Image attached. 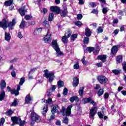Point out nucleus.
<instances>
[{
  "label": "nucleus",
  "instance_id": "nucleus-1",
  "mask_svg": "<svg viewBox=\"0 0 126 126\" xmlns=\"http://www.w3.org/2000/svg\"><path fill=\"white\" fill-rule=\"evenodd\" d=\"M15 23H16L15 19H13L12 22L9 23L5 19H3L2 22H0V27L3 28L4 30H6L7 27H9V29H12V26L15 25Z\"/></svg>",
  "mask_w": 126,
  "mask_h": 126
},
{
  "label": "nucleus",
  "instance_id": "nucleus-2",
  "mask_svg": "<svg viewBox=\"0 0 126 126\" xmlns=\"http://www.w3.org/2000/svg\"><path fill=\"white\" fill-rule=\"evenodd\" d=\"M51 46L56 51L57 57H61V56H63V52H61V49H60V47H59L58 39L53 40Z\"/></svg>",
  "mask_w": 126,
  "mask_h": 126
},
{
  "label": "nucleus",
  "instance_id": "nucleus-3",
  "mask_svg": "<svg viewBox=\"0 0 126 126\" xmlns=\"http://www.w3.org/2000/svg\"><path fill=\"white\" fill-rule=\"evenodd\" d=\"M44 76L48 79L49 82L52 83L53 82L54 79L55 78V73L53 71H49V70L46 69L44 70Z\"/></svg>",
  "mask_w": 126,
  "mask_h": 126
},
{
  "label": "nucleus",
  "instance_id": "nucleus-4",
  "mask_svg": "<svg viewBox=\"0 0 126 126\" xmlns=\"http://www.w3.org/2000/svg\"><path fill=\"white\" fill-rule=\"evenodd\" d=\"M72 104L69 105L66 109H65L64 107H62V110L61 112L62 113L63 116H66V117L70 116V115H71V108H72Z\"/></svg>",
  "mask_w": 126,
  "mask_h": 126
},
{
  "label": "nucleus",
  "instance_id": "nucleus-5",
  "mask_svg": "<svg viewBox=\"0 0 126 126\" xmlns=\"http://www.w3.org/2000/svg\"><path fill=\"white\" fill-rule=\"evenodd\" d=\"M11 120L13 123V125H20V126H24V121H21L20 118L17 117H12Z\"/></svg>",
  "mask_w": 126,
  "mask_h": 126
},
{
  "label": "nucleus",
  "instance_id": "nucleus-6",
  "mask_svg": "<svg viewBox=\"0 0 126 126\" xmlns=\"http://www.w3.org/2000/svg\"><path fill=\"white\" fill-rule=\"evenodd\" d=\"M7 89L8 92L11 91V93L12 94H15V96H17V95H19V90H20V86H17V90L13 89L11 90V88L8 86L7 87Z\"/></svg>",
  "mask_w": 126,
  "mask_h": 126
},
{
  "label": "nucleus",
  "instance_id": "nucleus-7",
  "mask_svg": "<svg viewBox=\"0 0 126 126\" xmlns=\"http://www.w3.org/2000/svg\"><path fill=\"white\" fill-rule=\"evenodd\" d=\"M31 119L33 122H36V123H40L41 122V118L35 113H32Z\"/></svg>",
  "mask_w": 126,
  "mask_h": 126
},
{
  "label": "nucleus",
  "instance_id": "nucleus-8",
  "mask_svg": "<svg viewBox=\"0 0 126 126\" xmlns=\"http://www.w3.org/2000/svg\"><path fill=\"white\" fill-rule=\"evenodd\" d=\"M52 34L50 33V32L48 31L47 32V34L45 37H44L43 40L45 43L46 44H50L51 41H52Z\"/></svg>",
  "mask_w": 126,
  "mask_h": 126
},
{
  "label": "nucleus",
  "instance_id": "nucleus-9",
  "mask_svg": "<svg viewBox=\"0 0 126 126\" xmlns=\"http://www.w3.org/2000/svg\"><path fill=\"white\" fill-rule=\"evenodd\" d=\"M97 79L101 84H105V83H107V82L108 81V78L104 76H99L98 77Z\"/></svg>",
  "mask_w": 126,
  "mask_h": 126
},
{
  "label": "nucleus",
  "instance_id": "nucleus-10",
  "mask_svg": "<svg viewBox=\"0 0 126 126\" xmlns=\"http://www.w3.org/2000/svg\"><path fill=\"white\" fill-rule=\"evenodd\" d=\"M50 10L53 12H55L57 14H60L61 13V8L57 6H51Z\"/></svg>",
  "mask_w": 126,
  "mask_h": 126
},
{
  "label": "nucleus",
  "instance_id": "nucleus-11",
  "mask_svg": "<svg viewBox=\"0 0 126 126\" xmlns=\"http://www.w3.org/2000/svg\"><path fill=\"white\" fill-rule=\"evenodd\" d=\"M96 107H94L90 109V118H93V120H94V117L96 114Z\"/></svg>",
  "mask_w": 126,
  "mask_h": 126
},
{
  "label": "nucleus",
  "instance_id": "nucleus-12",
  "mask_svg": "<svg viewBox=\"0 0 126 126\" xmlns=\"http://www.w3.org/2000/svg\"><path fill=\"white\" fill-rule=\"evenodd\" d=\"M58 109H60V107L58 105H53L51 109V112L52 114H55V113L60 114V111L58 110Z\"/></svg>",
  "mask_w": 126,
  "mask_h": 126
},
{
  "label": "nucleus",
  "instance_id": "nucleus-13",
  "mask_svg": "<svg viewBox=\"0 0 126 126\" xmlns=\"http://www.w3.org/2000/svg\"><path fill=\"white\" fill-rule=\"evenodd\" d=\"M73 82H72V84H73V86L74 87H76L78 84H79V80L78 79V78H77V77H75L73 79Z\"/></svg>",
  "mask_w": 126,
  "mask_h": 126
},
{
  "label": "nucleus",
  "instance_id": "nucleus-14",
  "mask_svg": "<svg viewBox=\"0 0 126 126\" xmlns=\"http://www.w3.org/2000/svg\"><path fill=\"white\" fill-rule=\"evenodd\" d=\"M5 87H6V83L5 82V80H1L0 83V88L1 90H3Z\"/></svg>",
  "mask_w": 126,
  "mask_h": 126
},
{
  "label": "nucleus",
  "instance_id": "nucleus-15",
  "mask_svg": "<svg viewBox=\"0 0 126 126\" xmlns=\"http://www.w3.org/2000/svg\"><path fill=\"white\" fill-rule=\"evenodd\" d=\"M106 59H107L106 55H99L97 57V60H100L102 63H105V62H106Z\"/></svg>",
  "mask_w": 126,
  "mask_h": 126
},
{
  "label": "nucleus",
  "instance_id": "nucleus-16",
  "mask_svg": "<svg viewBox=\"0 0 126 126\" xmlns=\"http://www.w3.org/2000/svg\"><path fill=\"white\" fill-rule=\"evenodd\" d=\"M32 101V97L30 96V94L27 95L25 98V103L29 104Z\"/></svg>",
  "mask_w": 126,
  "mask_h": 126
},
{
  "label": "nucleus",
  "instance_id": "nucleus-17",
  "mask_svg": "<svg viewBox=\"0 0 126 126\" xmlns=\"http://www.w3.org/2000/svg\"><path fill=\"white\" fill-rule=\"evenodd\" d=\"M27 12V10L25 9L24 7L20 8L19 9V12L21 16H24L25 13Z\"/></svg>",
  "mask_w": 126,
  "mask_h": 126
},
{
  "label": "nucleus",
  "instance_id": "nucleus-18",
  "mask_svg": "<svg viewBox=\"0 0 126 126\" xmlns=\"http://www.w3.org/2000/svg\"><path fill=\"white\" fill-rule=\"evenodd\" d=\"M11 39V35H10V33L9 32H5V40L7 42H9L10 39Z\"/></svg>",
  "mask_w": 126,
  "mask_h": 126
},
{
  "label": "nucleus",
  "instance_id": "nucleus-19",
  "mask_svg": "<svg viewBox=\"0 0 126 126\" xmlns=\"http://www.w3.org/2000/svg\"><path fill=\"white\" fill-rule=\"evenodd\" d=\"M5 97V92L4 91L1 90L0 92V101H2Z\"/></svg>",
  "mask_w": 126,
  "mask_h": 126
},
{
  "label": "nucleus",
  "instance_id": "nucleus-20",
  "mask_svg": "<svg viewBox=\"0 0 126 126\" xmlns=\"http://www.w3.org/2000/svg\"><path fill=\"white\" fill-rule=\"evenodd\" d=\"M85 34L87 37H90L91 36V34H92V32L90 31V29L88 28H86L85 29Z\"/></svg>",
  "mask_w": 126,
  "mask_h": 126
},
{
  "label": "nucleus",
  "instance_id": "nucleus-21",
  "mask_svg": "<svg viewBox=\"0 0 126 126\" xmlns=\"http://www.w3.org/2000/svg\"><path fill=\"white\" fill-rule=\"evenodd\" d=\"M117 52H118V47L117 46H113L111 51V55H115V54H117Z\"/></svg>",
  "mask_w": 126,
  "mask_h": 126
},
{
  "label": "nucleus",
  "instance_id": "nucleus-22",
  "mask_svg": "<svg viewBox=\"0 0 126 126\" xmlns=\"http://www.w3.org/2000/svg\"><path fill=\"white\" fill-rule=\"evenodd\" d=\"M74 101H75V102H78V101H79V98H78V97L77 96H73L70 98V101L71 103H73Z\"/></svg>",
  "mask_w": 126,
  "mask_h": 126
},
{
  "label": "nucleus",
  "instance_id": "nucleus-23",
  "mask_svg": "<svg viewBox=\"0 0 126 126\" xmlns=\"http://www.w3.org/2000/svg\"><path fill=\"white\" fill-rule=\"evenodd\" d=\"M94 55L97 56V55L99 54V52H100V47L99 46L97 45L95 48H94Z\"/></svg>",
  "mask_w": 126,
  "mask_h": 126
},
{
  "label": "nucleus",
  "instance_id": "nucleus-24",
  "mask_svg": "<svg viewBox=\"0 0 126 126\" xmlns=\"http://www.w3.org/2000/svg\"><path fill=\"white\" fill-rule=\"evenodd\" d=\"M67 14V9L66 8H64L63 10H62L61 12V15L62 17H64L65 15Z\"/></svg>",
  "mask_w": 126,
  "mask_h": 126
},
{
  "label": "nucleus",
  "instance_id": "nucleus-25",
  "mask_svg": "<svg viewBox=\"0 0 126 126\" xmlns=\"http://www.w3.org/2000/svg\"><path fill=\"white\" fill-rule=\"evenodd\" d=\"M12 3H13V0H8L5 1L4 5L5 6H10Z\"/></svg>",
  "mask_w": 126,
  "mask_h": 126
},
{
  "label": "nucleus",
  "instance_id": "nucleus-26",
  "mask_svg": "<svg viewBox=\"0 0 126 126\" xmlns=\"http://www.w3.org/2000/svg\"><path fill=\"white\" fill-rule=\"evenodd\" d=\"M101 7H102V13L103 14H107V13L109 11V9L108 7H104V5L101 4Z\"/></svg>",
  "mask_w": 126,
  "mask_h": 126
},
{
  "label": "nucleus",
  "instance_id": "nucleus-27",
  "mask_svg": "<svg viewBox=\"0 0 126 126\" xmlns=\"http://www.w3.org/2000/svg\"><path fill=\"white\" fill-rule=\"evenodd\" d=\"M42 101L44 102V103H46V104H49V105H51V104H53V100H52V98L49 97L47 100L42 99Z\"/></svg>",
  "mask_w": 126,
  "mask_h": 126
},
{
  "label": "nucleus",
  "instance_id": "nucleus-28",
  "mask_svg": "<svg viewBox=\"0 0 126 126\" xmlns=\"http://www.w3.org/2000/svg\"><path fill=\"white\" fill-rule=\"evenodd\" d=\"M48 108H49V106L47 105L43 107L42 111L43 116H46V114H47V112H48Z\"/></svg>",
  "mask_w": 126,
  "mask_h": 126
},
{
  "label": "nucleus",
  "instance_id": "nucleus-29",
  "mask_svg": "<svg viewBox=\"0 0 126 126\" xmlns=\"http://www.w3.org/2000/svg\"><path fill=\"white\" fill-rule=\"evenodd\" d=\"M56 88H57L56 86L55 85H52V87L50 89V91L48 92V94H47L48 96H51V93L53 92V91H55L56 90Z\"/></svg>",
  "mask_w": 126,
  "mask_h": 126
},
{
  "label": "nucleus",
  "instance_id": "nucleus-30",
  "mask_svg": "<svg viewBox=\"0 0 126 126\" xmlns=\"http://www.w3.org/2000/svg\"><path fill=\"white\" fill-rule=\"evenodd\" d=\"M91 100V97H89L88 98H83L82 100V102L84 104H87L88 103H90V100Z\"/></svg>",
  "mask_w": 126,
  "mask_h": 126
},
{
  "label": "nucleus",
  "instance_id": "nucleus-31",
  "mask_svg": "<svg viewBox=\"0 0 126 126\" xmlns=\"http://www.w3.org/2000/svg\"><path fill=\"white\" fill-rule=\"evenodd\" d=\"M68 37L66 36H63L62 37V41L63 43V44H67V42L68 41V39H67Z\"/></svg>",
  "mask_w": 126,
  "mask_h": 126
},
{
  "label": "nucleus",
  "instance_id": "nucleus-32",
  "mask_svg": "<svg viewBox=\"0 0 126 126\" xmlns=\"http://www.w3.org/2000/svg\"><path fill=\"white\" fill-rule=\"evenodd\" d=\"M71 34H72V32L70 30H68L65 35L67 38H69L71 36Z\"/></svg>",
  "mask_w": 126,
  "mask_h": 126
},
{
  "label": "nucleus",
  "instance_id": "nucleus-33",
  "mask_svg": "<svg viewBox=\"0 0 126 126\" xmlns=\"http://www.w3.org/2000/svg\"><path fill=\"white\" fill-rule=\"evenodd\" d=\"M58 88H62L63 86V81L62 80H59L58 83Z\"/></svg>",
  "mask_w": 126,
  "mask_h": 126
},
{
  "label": "nucleus",
  "instance_id": "nucleus-34",
  "mask_svg": "<svg viewBox=\"0 0 126 126\" xmlns=\"http://www.w3.org/2000/svg\"><path fill=\"white\" fill-rule=\"evenodd\" d=\"M25 82V78L22 77L20 80V82L19 83V86H22L23 85V83Z\"/></svg>",
  "mask_w": 126,
  "mask_h": 126
},
{
  "label": "nucleus",
  "instance_id": "nucleus-35",
  "mask_svg": "<svg viewBox=\"0 0 126 126\" xmlns=\"http://www.w3.org/2000/svg\"><path fill=\"white\" fill-rule=\"evenodd\" d=\"M123 56H119L116 58V61L117 63H122L123 62Z\"/></svg>",
  "mask_w": 126,
  "mask_h": 126
},
{
  "label": "nucleus",
  "instance_id": "nucleus-36",
  "mask_svg": "<svg viewBox=\"0 0 126 126\" xmlns=\"http://www.w3.org/2000/svg\"><path fill=\"white\" fill-rule=\"evenodd\" d=\"M84 44H88L89 43V37H84L83 39Z\"/></svg>",
  "mask_w": 126,
  "mask_h": 126
},
{
  "label": "nucleus",
  "instance_id": "nucleus-37",
  "mask_svg": "<svg viewBox=\"0 0 126 126\" xmlns=\"http://www.w3.org/2000/svg\"><path fill=\"white\" fill-rule=\"evenodd\" d=\"M84 90V88L83 87L80 88V89L79 90V94L80 96H81V97H82V96H83Z\"/></svg>",
  "mask_w": 126,
  "mask_h": 126
},
{
  "label": "nucleus",
  "instance_id": "nucleus-38",
  "mask_svg": "<svg viewBox=\"0 0 126 126\" xmlns=\"http://www.w3.org/2000/svg\"><path fill=\"white\" fill-rule=\"evenodd\" d=\"M104 94V90L103 89H100L97 92V94L98 96H102Z\"/></svg>",
  "mask_w": 126,
  "mask_h": 126
},
{
  "label": "nucleus",
  "instance_id": "nucleus-39",
  "mask_svg": "<svg viewBox=\"0 0 126 126\" xmlns=\"http://www.w3.org/2000/svg\"><path fill=\"white\" fill-rule=\"evenodd\" d=\"M53 19H54V14H53V13H50L49 14L48 20L49 21H53Z\"/></svg>",
  "mask_w": 126,
  "mask_h": 126
},
{
  "label": "nucleus",
  "instance_id": "nucleus-40",
  "mask_svg": "<svg viewBox=\"0 0 126 126\" xmlns=\"http://www.w3.org/2000/svg\"><path fill=\"white\" fill-rule=\"evenodd\" d=\"M41 32H42V28H38L34 31V34L36 33V35H39V33H41Z\"/></svg>",
  "mask_w": 126,
  "mask_h": 126
},
{
  "label": "nucleus",
  "instance_id": "nucleus-41",
  "mask_svg": "<svg viewBox=\"0 0 126 126\" xmlns=\"http://www.w3.org/2000/svg\"><path fill=\"white\" fill-rule=\"evenodd\" d=\"M79 63L78 62H77L75 64H74V69H79Z\"/></svg>",
  "mask_w": 126,
  "mask_h": 126
},
{
  "label": "nucleus",
  "instance_id": "nucleus-42",
  "mask_svg": "<svg viewBox=\"0 0 126 126\" xmlns=\"http://www.w3.org/2000/svg\"><path fill=\"white\" fill-rule=\"evenodd\" d=\"M97 115H98L99 119H103V118H104V113L103 112H98L97 113Z\"/></svg>",
  "mask_w": 126,
  "mask_h": 126
},
{
  "label": "nucleus",
  "instance_id": "nucleus-43",
  "mask_svg": "<svg viewBox=\"0 0 126 126\" xmlns=\"http://www.w3.org/2000/svg\"><path fill=\"white\" fill-rule=\"evenodd\" d=\"M77 38V34H72L71 36V40L72 41H74V40H75V39H76Z\"/></svg>",
  "mask_w": 126,
  "mask_h": 126
},
{
  "label": "nucleus",
  "instance_id": "nucleus-44",
  "mask_svg": "<svg viewBox=\"0 0 126 126\" xmlns=\"http://www.w3.org/2000/svg\"><path fill=\"white\" fill-rule=\"evenodd\" d=\"M18 105L17 103V100L14 99L13 102L12 103L11 106H14V107H16Z\"/></svg>",
  "mask_w": 126,
  "mask_h": 126
},
{
  "label": "nucleus",
  "instance_id": "nucleus-45",
  "mask_svg": "<svg viewBox=\"0 0 126 126\" xmlns=\"http://www.w3.org/2000/svg\"><path fill=\"white\" fill-rule=\"evenodd\" d=\"M97 33L99 34L100 33H103V28L101 27H99L97 29Z\"/></svg>",
  "mask_w": 126,
  "mask_h": 126
},
{
  "label": "nucleus",
  "instance_id": "nucleus-46",
  "mask_svg": "<svg viewBox=\"0 0 126 126\" xmlns=\"http://www.w3.org/2000/svg\"><path fill=\"white\" fill-rule=\"evenodd\" d=\"M75 25H76V26H78V27L81 26V25H82V23H81V22L78 21L75 22Z\"/></svg>",
  "mask_w": 126,
  "mask_h": 126
},
{
  "label": "nucleus",
  "instance_id": "nucleus-47",
  "mask_svg": "<svg viewBox=\"0 0 126 126\" xmlns=\"http://www.w3.org/2000/svg\"><path fill=\"white\" fill-rule=\"evenodd\" d=\"M90 103V104H91V105H93V106H96V105H97V103H96V102H95L94 100H93V99H92V98H91Z\"/></svg>",
  "mask_w": 126,
  "mask_h": 126
},
{
  "label": "nucleus",
  "instance_id": "nucleus-48",
  "mask_svg": "<svg viewBox=\"0 0 126 126\" xmlns=\"http://www.w3.org/2000/svg\"><path fill=\"white\" fill-rule=\"evenodd\" d=\"M94 48L92 47H89L87 48V51H88V52L89 53H91V52H94Z\"/></svg>",
  "mask_w": 126,
  "mask_h": 126
},
{
  "label": "nucleus",
  "instance_id": "nucleus-49",
  "mask_svg": "<svg viewBox=\"0 0 126 126\" xmlns=\"http://www.w3.org/2000/svg\"><path fill=\"white\" fill-rule=\"evenodd\" d=\"M112 72L114 73V74H116V75H118V74H120V73L121 72L119 70L115 69L112 70Z\"/></svg>",
  "mask_w": 126,
  "mask_h": 126
},
{
  "label": "nucleus",
  "instance_id": "nucleus-50",
  "mask_svg": "<svg viewBox=\"0 0 126 126\" xmlns=\"http://www.w3.org/2000/svg\"><path fill=\"white\" fill-rule=\"evenodd\" d=\"M12 114H13V111L11 110H9L6 112V115L7 116H11Z\"/></svg>",
  "mask_w": 126,
  "mask_h": 126
},
{
  "label": "nucleus",
  "instance_id": "nucleus-51",
  "mask_svg": "<svg viewBox=\"0 0 126 126\" xmlns=\"http://www.w3.org/2000/svg\"><path fill=\"white\" fill-rule=\"evenodd\" d=\"M63 124H66V125H67L68 124V119L67 117H65L63 118Z\"/></svg>",
  "mask_w": 126,
  "mask_h": 126
},
{
  "label": "nucleus",
  "instance_id": "nucleus-52",
  "mask_svg": "<svg viewBox=\"0 0 126 126\" xmlns=\"http://www.w3.org/2000/svg\"><path fill=\"white\" fill-rule=\"evenodd\" d=\"M24 26H25V21L22 20L20 25V28H24Z\"/></svg>",
  "mask_w": 126,
  "mask_h": 126
},
{
  "label": "nucleus",
  "instance_id": "nucleus-53",
  "mask_svg": "<svg viewBox=\"0 0 126 126\" xmlns=\"http://www.w3.org/2000/svg\"><path fill=\"white\" fill-rule=\"evenodd\" d=\"M31 18H32V16H31V15H26L25 16V19H26V20H30V19H31Z\"/></svg>",
  "mask_w": 126,
  "mask_h": 126
},
{
  "label": "nucleus",
  "instance_id": "nucleus-54",
  "mask_svg": "<svg viewBox=\"0 0 126 126\" xmlns=\"http://www.w3.org/2000/svg\"><path fill=\"white\" fill-rule=\"evenodd\" d=\"M5 122L4 118H2L0 120V126H3Z\"/></svg>",
  "mask_w": 126,
  "mask_h": 126
},
{
  "label": "nucleus",
  "instance_id": "nucleus-55",
  "mask_svg": "<svg viewBox=\"0 0 126 126\" xmlns=\"http://www.w3.org/2000/svg\"><path fill=\"white\" fill-rule=\"evenodd\" d=\"M43 25L45 26V27L47 28V29H49L50 28V25L49 23H47V22H43Z\"/></svg>",
  "mask_w": 126,
  "mask_h": 126
},
{
  "label": "nucleus",
  "instance_id": "nucleus-56",
  "mask_svg": "<svg viewBox=\"0 0 126 126\" xmlns=\"http://www.w3.org/2000/svg\"><path fill=\"white\" fill-rule=\"evenodd\" d=\"M77 18L78 19V20H81V19H82V14H79L77 16Z\"/></svg>",
  "mask_w": 126,
  "mask_h": 126
},
{
  "label": "nucleus",
  "instance_id": "nucleus-57",
  "mask_svg": "<svg viewBox=\"0 0 126 126\" xmlns=\"http://www.w3.org/2000/svg\"><path fill=\"white\" fill-rule=\"evenodd\" d=\"M67 94V89L66 88H64L63 91V95H66Z\"/></svg>",
  "mask_w": 126,
  "mask_h": 126
},
{
  "label": "nucleus",
  "instance_id": "nucleus-58",
  "mask_svg": "<svg viewBox=\"0 0 126 126\" xmlns=\"http://www.w3.org/2000/svg\"><path fill=\"white\" fill-rule=\"evenodd\" d=\"M37 70V68H34L33 69H32L29 72V74H30V73H33V72H35V71Z\"/></svg>",
  "mask_w": 126,
  "mask_h": 126
},
{
  "label": "nucleus",
  "instance_id": "nucleus-59",
  "mask_svg": "<svg viewBox=\"0 0 126 126\" xmlns=\"http://www.w3.org/2000/svg\"><path fill=\"white\" fill-rule=\"evenodd\" d=\"M18 37L20 39H22V38H23V35H22V34H21V32H19L18 33Z\"/></svg>",
  "mask_w": 126,
  "mask_h": 126
},
{
  "label": "nucleus",
  "instance_id": "nucleus-60",
  "mask_svg": "<svg viewBox=\"0 0 126 126\" xmlns=\"http://www.w3.org/2000/svg\"><path fill=\"white\" fill-rule=\"evenodd\" d=\"M90 5H91L92 7H96V4L93 2H91Z\"/></svg>",
  "mask_w": 126,
  "mask_h": 126
},
{
  "label": "nucleus",
  "instance_id": "nucleus-61",
  "mask_svg": "<svg viewBox=\"0 0 126 126\" xmlns=\"http://www.w3.org/2000/svg\"><path fill=\"white\" fill-rule=\"evenodd\" d=\"M104 99H108L109 98V94L105 93L104 94Z\"/></svg>",
  "mask_w": 126,
  "mask_h": 126
},
{
  "label": "nucleus",
  "instance_id": "nucleus-62",
  "mask_svg": "<svg viewBox=\"0 0 126 126\" xmlns=\"http://www.w3.org/2000/svg\"><path fill=\"white\" fill-rule=\"evenodd\" d=\"M82 63L83 64H86V61H85V57H84L82 59Z\"/></svg>",
  "mask_w": 126,
  "mask_h": 126
},
{
  "label": "nucleus",
  "instance_id": "nucleus-63",
  "mask_svg": "<svg viewBox=\"0 0 126 126\" xmlns=\"http://www.w3.org/2000/svg\"><path fill=\"white\" fill-rule=\"evenodd\" d=\"M11 74L12 77H15V76H16V73H15V71H12L11 72Z\"/></svg>",
  "mask_w": 126,
  "mask_h": 126
},
{
  "label": "nucleus",
  "instance_id": "nucleus-64",
  "mask_svg": "<svg viewBox=\"0 0 126 126\" xmlns=\"http://www.w3.org/2000/svg\"><path fill=\"white\" fill-rule=\"evenodd\" d=\"M92 13H94V14H98V11L96 9H93L92 11Z\"/></svg>",
  "mask_w": 126,
  "mask_h": 126
}]
</instances>
